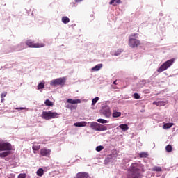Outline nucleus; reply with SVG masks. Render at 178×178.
Wrapping results in <instances>:
<instances>
[{
	"label": "nucleus",
	"instance_id": "nucleus-11",
	"mask_svg": "<svg viewBox=\"0 0 178 178\" xmlns=\"http://www.w3.org/2000/svg\"><path fill=\"white\" fill-rule=\"evenodd\" d=\"M118 111V108L114 107L113 108V118H120V116H122V113L116 111Z\"/></svg>",
	"mask_w": 178,
	"mask_h": 178
},
{
	"label": "nucleus",
	"instance_id": "nucleus-19",
	"mask_svg": "<svg viewBox=\"0 0 178 178\" xmlns=\"http://www.w3.org/2000/svg\"><path fill=\"white\" fill-rule=\"evenodd\" d=\"M10 154V152H3L0 153V158H6L8 155Z\"/></svg>",
	"mask_w": 178,
	"mask_h": 178
},
{
	"label": "nucleus",
	"instance_id": "nucleus-16",
	"mask_svg": "<svg viewBox=\"0 0 178 178\" xmlns=\"http://www.w3.org/2000/svg\"><path fill=\"white\" fill-rule=\"evenodd\" d=\"M118 127L121 129L122 131H127V130H129V125L126 124H121L118 126Z\"/></svg>",
	"mask_w": 178,
	"mask_h": 178
},
{
	"label": "nucleus",
	"instance_id": "nucleus-24",
	"mask_svg": "<svg viewBox=\"0 0 178 178\" xmlns=\"http://www.w3.org/2000/svg\"><path fill=\"white\" fill-rule=\"evenodd\" d=\"M172 126H173V123H166L164 124L163 126V129H170V127H172Z\"/></svg>",
	"mask_w": 178,
	"mask_h": 178
},
{
	"label": "nucleus",
	"instance_id": "nucleus-21",
	"mask_svg": "<svg viewBox=\"0 0 178 178\" xmlns=\"http://www.w3.org/2000/svg\"><path fill=\"white\" fill-rule=\"evenodd\" d=\"M119 3H120V0H111L110 1V5H113V6H116Z\"/></svg>",
	"mask_w": 178,
	"mask_h": 178
},
{
	"label": "nucleus",
	"instance_id": "nucleus-32",
	"mask_svg": "<svg viewBox=\"0 0 178 178\" xmlns=\"http://www.w3.org/2000/svg\"><path fill=\"white\" fill-rule=\"evenodd\" d=\"M26 173H21L18 175L17 178H26Z\"/></svg>",
	"mask_w": 178,
	"mask_h": 178
},
{
	"label": "nucleus",
	"instance_id": "nucleus-26",
	"mask_svg": "<svg viewBox=\"0 0 178 178\" xmlns=\"http://www.w3.org/2000/svg\"><path fill=\"white\" fill-rule=\"evenodd\" d=\"M140 158H147L148 156V153L147 152H140L139 154Z\"/></svg>",
	"mask_w": 178,
	"mask_h": 178
},
{
	"label": "nucleus",
	"instance_id": "nucleus-17",
	"mask_svg": "<svg viewBox=\"0 0 178 178\" xmlns=\"http://www.w3.org/2000/svg\"><path fill=\"white\" fill-rule=\"evenodd\" d=\"M102 69V64H97L92 68V72H98Z\"/></svg>",
	"mask_w": 178,
	"mask_h": 178
},
{
	"label": "nucleus",
	"instance_id": "nucleus-38",
	"mask_svg": "<svg viewBox=\"0 0 178 178\" xmlns=\"http://www.w3.org/2000/svg\"><path fill=\"white\" fill-rule=\"evenodd\" d=\"M3 143V141H0V151H2Z\"/></svg>",
	"mask_w": 178,
	"mask_h": 178
},
{
	"label": "nucleus",
	"instance_id": "nucleus-9",
	"mask_svg": "<svg viewBox=\"0 0 178 178\" xmlns=\"http://www.w3.org/2000/svg\"><path fill=\"white\" fill-rule=\"evenodd\" d=\"M51 150L49 149H47V148H42L40 149V155L42 156H45L46 158H49V156H51Z\"/></svg>",
	"mask_w": 178,
	"mask_h": 178
},
{
	"label": "nucleus",
	"instance_id": "nucleus-36",
	"mask_svg": "<svg viewBox=\"0 0 178 178\" xmlns=\"http://www.w3.org/2000/svg\"><path fill=\"white\" fill-rule=\"evenodd\" d=\"M7 94H8V92H6L1 93V98H4L5 97H6Z\"/></svg>",
	"mask_w": 178,
	"mask_h": 178
},
{
	"label": "nucleus",
	"instance_id": "nucleus-2",
	"mask_svg": "<svg viewBox=\"0 0 178 178\" xmlns=\"http://www.w3.org/2000/svg\"><path fill=\"white\" fill-rule=\"evenodd\" d=\"M88 124H90V127L95 131H106L108 127L106 126L101 124L98 122H88Z\"/></svg>",
	"mask_w": 178,
	"mask_h": 178
},
{
	"label": "nucleus",
	"instance_id": "nucleus-18",
	"mask_svg": "<svg viewBox=\"0 0 178 178\" xmlns=\"http://www.w3.org/2000/svg\"><path fill=\"white\" fill-rule=\"evenodd\" d=\"M61 20L64 24H67V23H69V22H70V19H69V17H63Z\"/></svg>",
	"mask_w": 178,
	"mask_h": 178
},
{
	"label": "nucleus",
	"instance_id": "nucleus-39",
	"mask_svg": "<svg viewBox=\"0 0 178 178\" xmlns=\"http://www.w3.org/2000/svg\"><path fill=\"white\" fill-rule=\"evenodd\" d=\"M33 151H38V148L37 147H33Z\"/></svg>",
	"mask_w": 178,
	"mask_h": 178
},
{
	"label": "nucleus",
	"instance_id": "nucleus-10",
	"mask_svg": "<svg viewBox=\"0 0 178 178\" xmlns=\"http://www.w3.org/2000/svg\"><path fill=\"white\" fill-rule=\"evenodd\" d=\"M12 150V145L9 143H5L3 141L2 151H10Z\"/></svg>",
	"mask_w": 178,
	"mask_h": 178
},
{
	"label": "nucleus",
	"instance_id": "nucleus-3",
	"mask_svg": "<svg viewBox=\"0 0 178 178\" xmlns=\"http://www.w3.org/2000/svg\"><path fill=\"white\" fill-rule=\"evenodd\" d=\"M41 116L45 120H51V119L59 118V113L52 111H43Z\"/></svg>",
	"mask_w": 178,
	"mask_h": 178
},
{
	"label": "nucleus",
	"instance_id": "nucleus-25",
	"mask_svg": "<svg viewBox=\"0 0 178 178\" xmlns=\"http://www.w3.org/2000/svg\"><path fill=\"white\" fill-rule=\"evenodd\" d=\"M45 88V83L44 82H41L38 85V90H42V88Z\"/></svg>",
	"mask_w": 178,
	"mask_h": 178
},
{
	"label": "nucleus",
	"instance_id": "nucleus-44",
	"mask_svg": "<svg viewBox=\"0 0 178 178\" xmlns=\"http://www.w3.org/2000/svg\"><path fill=\"white\" fill-rule=\"evenodd\" d=\"M177 178H178V177Z\"/></svg>",
	"mask_w": 178,
	"mask_h": 178
},
{
	"label": "nucleus",
	"instance_id": "nucleus-8",
	"mask_svg": "<svg viewBox=\"0 0 178 178\" xmlns=\"http://www.w3.org/2000/svg\"><path fill=\"white\" fill-rule=\"evenodd\" d=\"M102 113L105 116V118H110L112 116V111H111V108L107 105H103L102 108Z\"/></svg>",
	"mask_w": 178,
	"mask_h": 178
},
{
	"label": "nucleus",
	"instance_id": "nucleus-4",
	"mask_svg": "<svg viewBox=\"0 0 178 178\" xmlns=\"http://www.w3.org/2000/svg\"><path fill=\"white\" fill-rule=\"evenodd\" d=\"M175 63V58H172L163 63L159 68L157 69L158 73H162V72H165V70H168L172 65Z\"/></svg>",
	"mask_w": 178,
	"mask_h": 178
},
{
	"label": "nucleus",
	"instance_id": "nucleus-7",
	"mask_svg": "<svg viewBox=\"0 0 178 178\" xmlns=\"http://www.w3.org/2000/svg\"><path fill=\"white\" fill-rule=\"evenodd\" d=\"M65 83H66V78H57L51 81L50 86H54V87H56V86H63V84H65Z\"/></svg>",
	"mask_w": 178,
	"mask_h": 178
},
{
	"label": "nucleus",
	"instance_id": "nucleus-33",
	"mask_svg": "<svg viewBox=\"0 0 178 178\" xmlns=\"http://www.w3.org/2000/svg\"><path fill=\"white\" fill-rule=\"evenodd\" d=\"M134 98H135V99H140V95L138 93H134Z\"/></svg>",
	"mask_w": 178,
	"mask_h": 178
},
{
	"label": "nucleus",
	"instance_id": "nucleus-34",
	"mask_svg": "<svg viewBox=\"0 0 178 178\" xmlns=\"http://www.w3.org/2000/svg\"><path fill=\"white\" fill-rule=\"evenodd\" d=\"M122 52H123V50H118V51H117V52H115V53L114 54V55H115V56H118V55H120V54H122Z\"/></svg>",
	"mask_w": 178,
	"mask_h": 178
},
{
	"label": "nucleus",
	"instance_id": "nucleus-22",
	"mask_svg": "<svg viewBox=\"0 0 178 178\" xmlns=\"http://www.w3.org/2000/svg\"><path fill=\"white\" fill-rule=\"evenodd\" d=\"M44 105H46V106H54V103L49 99H46Z\"/></svg>",
	"mask_w": 178,
	"mask_h": 178
},
{
	"label": "nucleus",
	"instance_id": "nucleus-1",
	"mask_svg": "<svg viewBox=\"0 0 178 178\" xmlns=\"http://www.w3.org/2000/svg\"><path fill=\"white\" fill-rule=\"evenodd\" d=\"M145 169L141 163H134L128 169L127 178H141V173H144Z\"/></svg>",
	"mask_w": 178,
	"mask_h": 178
},
{
	"label": "nucleus",
	"instance_id": "nucleus-14",
	"mask_svg": "<svg viewBox=\"0 0 178 178\" xmlns=\"http://www.w3.org/2000/svg\"><path fill=\"white\" fill-rule=\"evenodd\" d=\"M67 102L68 104H81V100H80V99H68L67 100Z\"/></svg>",
	"mask_w": 178,
	"mask_h": 178
},
{
	"label": "nucleus",
	"instance_id": "nucleus-43",
	"mask_svg": "<svg viewBox=\"0 0 178 178\" xmlns=\"http://www.w3.org/2000/svg\"><path fill=\"white\" fill-rule=\"evenodd\" d=\"M113 84H116V81H115L113 82Z\"/></svg>",
	"mask_w": 178,
	"mask_h": 178
},
{
	"label": "nucleus",
	"instance_id": "nucleus-23",
	"mask_svg": "<svg viewBox=\"0 0 178 178\" xmlns=\"http://www.w3.org/2000/svg\"><path fill=\"white\" fill-rule=\"evenodd\" d=\"M97 122H98L99 123H102V124H105L106 123H109V121L104 119H101V118L98 119Z\"/></svg>",
	"mask_w": 178,
	"mask_h": 178
},
{
	"label": "nucleus",
	"instance_id": "nucleus-6",
	"mask_svg": "<svg viewBox=\"0 0 178 178\" xmlns=\"http://www.w3.org/2000/svg\"><path fill=\"white\" fill-rule=\"evenodd\" d=\"M26 45H27L29 48H44V47H45V44L43 43H34L31 40H26Z\"/></svg>",
	"mask_w": 178,
	"mask_h": 178
},
{
	"label": "nucleus",
	"instance_id": "nucleus-12",
	"mask_svg": "<svg viewBox=\"0 0 178 178\" xmlns=\"http://www.w3.org/2000/svg\"><path fill=\"white\" fill-rule=\"evenodd\" d=\"M75 127H86L87 126V122L84 121L78 122L74 124Z\"/></svg>",
	"mask_w": 178,
	"mask_h": 178
},
{
	"label": "nucleus",
	"instance_id": "nucleus-28",
	"mask_svg": "<svg viewBox=\"0 0 178 178\" xmlns=\"http://www.w3.org/2000/svg\"><path fill=\"white\" fill-rule=\"evenodd\" d=\"M65 108H67L68 109H71V111H73V109H76L77 108V106L67 105Z\"/></svg>",
	"mask_w": 178,
	"mask_h": 178
},
{
	"label": "nucleus",
	"instance_id": "nucleus-15",
	"mask_svg": "<svg viewBox=\"0 0 178 178\" xmlns=\"http://www.w3.org/2000/svg\"><path fill=\"white\" fill-rule=\"evenodd\" d=\"M76 178H90V176L86 172H79L76 174Z\"/></svg>",
	"mask_w": 178,
	"mask_h": 178
},
{
	"label": "nucleus",
	"instance_id": "nucleus-40",
	"mask_svg": "<svg viewBox=\"0 0 178 178\" xmlns=\"http://www.w3.org/2000/svg\"><path fill=\"white\" fill-rule=\"evenodd\" d=\"M105 163H108L109 162V159H106L105 161H104Z\"/></svg>",
	"mask_w": 178,
	"mask_h": 178
},
{
	"label": "nucleus",
	"instance_id": "nucleus-29",
	"mask_svg": "<svg viewBox=\"0 0 178 178\" xmlns=\"http://www.w3.org/2000/svg\"><path fill=\"white\" fill-rule=\"evenodd\" d=\"M165 150L167 151V152H172V145H168L165 147Z\"/></svg>",
	"mask_w": 178,
	"mask_h": 178
},
{
	"label": "nucleus",
	"instance_id": "nucleus-37",
	"mask_svg": "<svg viewBox=\"0 0 178 178\" xmlns=\"http://www.w3.org/2000/svg\"><path fill=\"white\" fill-rule=\"evenodd\" d=\"M70 6H71L72 8H74V7L77 6V4H76V3H72L70 4Z\"/></svg>",
	"mask_w": 178,
	"mask_h": 178
},
{
	"label": "nucleus",
	"instance_id": "nucleus-35",
	"mask_svg": "<svg viewBox=\"0 0 178 178\" xmlns=\"http://www.w3.org/2000/svg\"><path fill=\"white\" fill-rule=\"evenodd\" d=\"M17 111H23L24 109H26V111H29V108H26V107H19V108H16Z\"/></svg>",
	"mask_w": 178,
	"mask_h": 178
},
{
	"label": "nucleus",
	"instance_id": "nucleus-41",
	"mask_svg": "<svg viewBox=\"0 0 178 178\" xmlns=\"http://www.w3.org/2000/svg\"><path fill=\"white\" fill-rule=\"evenodd\" d=\"M83 0H75V2H81Z\"/></svg>",
	"mask_w": 178,
	"mask_h": 178
},
{
	"label": "nucleus",
	"instance_id": "nucleus-5",
	"mask_svg": "<svg viewBox=\"0 0 178 178\" xmlns=\"http://www.w3.org/2000/svg\"><path fill=\"white\" fill-rule=\"evenodd\" d=\"M136 35H137V33L132 34L129 36L128 44L131 48H137V47L141 44L140 40L134 38Z\"/></svg>",
	"mask_w": 178,
	"mask_h": 178
},
{
	"label": "nucleus",
	"instance_id": "nucleus-31",
	"mask_svg": "<svg viewBox=\"0 0 178 178\" xmlns=\"http://www.w3.org/2000/svg\"><path fill=\"white\" fill-rule=\"evenodd\" d=\"M99 97H96L92 101V105H94L96 102H98Z\"/></svg>",
	"mask_w": 178,
	"mask_h": 178
},
{
	"label": "nucleus",
	"instance_id": "nucleus-30",
	"mask_svg": "<svg viewBox=\"0 0 178 178\" xmlns=\"http://www.w3.org/2000/svg\"><path fill=\"white\" fill-rule=\"evenodd\" d=\"M102 149H104V146L102 145H99L96 147V151H97V152H100Z\"/></svg>",
	"mask_w": 178,
	"mask_h": 178
},
{
	"label": "nucleus",
	"instance_id": "nucleus-27",
	"mask_svg": "<svg viewBox=\"0 0 178 178\" xmlns=\"http://www.w3.org/2000/svg\"><path fill=\"white\" fill-rule=\"evenodd\" d=\"M152 172H162V168L161 167L155 166L152 168Z\"/></svg>",
	"mask_w": 178,
	"mask_h": 178
},
{
	"label": "nucleus",
	"instance_id": "nucleus-20",
	"mask_svg": "<svg viewBox=\"0 0 178 178\" xmlns=\"http://www.w3.org/2000/svg\"><path fill=\"white\" fill-rule=\"evenodd\" d=\"M36 175L37 176H40L41 177V176L44 175V169L39 168L36 172Z\"/></svg>",
	"mask_w": 178,
	"mask_h": 178
},
{
	"label": "nucleus",
	"instance_id": "nucleus-42",
	"mask_svg": "<svg viewBox=\"0 0 178 178\" xmlns=\"http://www.w3.org/2000/svg\"><path fill=\"white\" fill-rule=\"evenodd\" d=\"M3 101H5V99H4V98H1V102H3Z\"/></svg>",
	"mask_w": 178,
	"mask_h": 178
},
{
	"label": "nucleus",
	"instance_id": "nucleus-13",
	"mask_svg": "<svg viewBox=\"0 0 178 178\" xmlns=\"http://www.w3.org/2000/svg\"><path fill=\"white\" fill-rule=\"evenodd\" d=\"M166 104H168V102L165 101L153 102V105H156V106H165Z\"/></svg>",
	"mask_w": 178,
	"mask_h": 178
}]
</instances>
